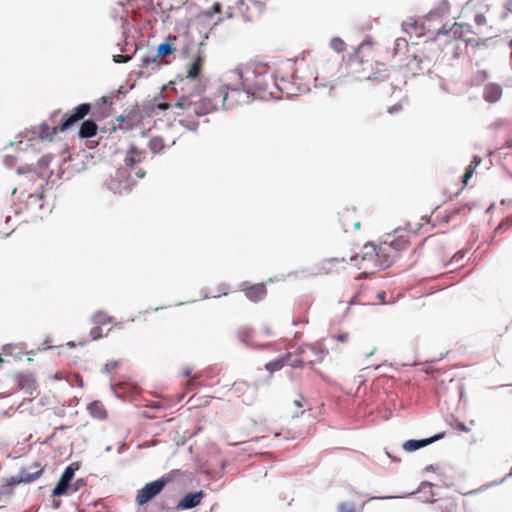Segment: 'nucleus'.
<instances>
[{
  "label": "nucleus",
  "mask_w": 512,
  "mask_h": 512,
  "mask_svg": "<svg viewBox=\"0 0 512 512\" xmlns=\"http://www.w3.org/2000/svg\"><path fill=\"white\" fill-rule=\"evenodd\" d=\"M230 74V79L234 77L237 82L220 86L213 94V98L197 101L193 99L195 95H184L176 106L201 117L216 111L219 107L228 110L236 104L249 102L255 91H266L271 84L281 90L269 67L263 63L240 65Z\"/></svg>",
  "instance_id": "obj_1"
},
{
  "label": "nucleus",
  "mask_w": 512,
  "mask_h": 512,
  "mask_svg": "<svg viewBox=\"0 0 512 512\" xmlns=\"http://www.w3.org/2000/svg\"><path fill=\"white\" fill-rule=\"evenodd\" d=\"M202 63H203L202 57L200 55H197V57L189 65V68L187 70V76L185 77V79H182L179 83L181 85L180 90L182 91V94L178 97L177 100H179L184 95H190V94L195 95V97L193 99L197 100V101L206 98V97H200V88H196V84H195V81L201 71ZM177 102L178 101H176L174 104H171L166 101H160V100L156 99L154 105H155V108H157L161 111H165L171 106H174V107L180 109V107L176 106ZM181 110L183 111L182 112L183 114L187 115V117L180 119L179 124L182 127L186 128L190 131H193V132L197 131L199 122L197 120L191 118L192 114L195 116H197V115L195 113H193L192 111H190L188 113L186 110H184L182 108H181Z\"/></svg>",
  "instance_id": "obj_2"
},
{
  "label": "nucleus",
  "mask_w": 512,
  "mask_h": 512,
  "mask_svg": "<svg viewBox=\"0 0 512 512\" xmlns=\"http://www.w3.org/2000/svg\"><path fill=\"white\" fill-rule=\"evenodd\" d=\"M145 152L131 145L124 159V167L118 168L108 183L114 193L129 192L135 184L131 170L145 159Z\"/></svg>",
  "instance_id": "obj_3"
},
{
  "label": "nucleus",
  "mask_w": 512,
  "mask_h": 512,
  "mask_svg": "<svg viewBox=\"0 0 512 512\" xmlns=\"http://www.w3.org/2000/svg\"><path fill=\"white\" fill-rule=\"evenodd\" d=\"M82 120L74 111L68 116L62 124L57 126H50L47 122H43L40 125L31 127L30 131L24 136L29 142L36 139L39 140H51L57 132H64L72 127L76 122Z\"/></svg>",
  "instance_id": "obj_4"
},
{
  "label": "nucleus",
  "mask_w": 512,
  "mask_h": 512,
  "mask_svg": "<svg viewBox=\"0 0 512 512\" xmlns=\"http://www.w3.org/2000/svg\"><path fill=\"white\" fill-rule=\"evenodd\" d=\"M82 120L74 111L68 116L62 124L57 126H50L47 122H43L40 125L31 127L30 131L24 136L29 142L36 139L39 140H51L57 132H64L72 127L76 122Z\"/></svg>",
  "instance_id": "obj_5"
},
{
  "label": "nucleus",
  "mask_w": 512,
  "mask_h": 512,
  "mask_svg": "<svg viewBox=\"0 0 512 512\" xmlns=\"http://www.w3.org/2000/svg\"><path fill=\"white\" fill-rule=\"evenodd\" d=\"M44 469L40 464L34 463L32 466L20 469L17 476H12L6 480V483L0 486L1 495H11L14 488L20 483H31L38 479Z\"/></svg>",
  "instance_id": "obj_6"
},
{
  "label": "nucleus",
  "mask_w": 512,
  "mask_h": 512,
  "mask_svg": "<svg viewBox=\"0 0 512 512\" xmlns=\"http://www.w3.org/2000/svg\"><path fill=\"white\" fill-rule=\"evenodd\" d=\"M170 481L168 477H161L155 481L145 484L136 495V503L140 506L151 501L154 497L162 492L165 485Z\"/></svg>",
  "instance_id": "obj_7"
},
{
  "label": "nucleus",
  "mask_w": 512,
  "mask_h": 512,
  "mask_svg": "<svg viewBox=\"0 0 512 512\" xmlns=\"http://www.w3.org/2000/svg\"><path fill=\"white\" fill-rule=\"evenodd\" d=\"M386 247L383 246H376L374 244H366L363 247V255L362 260L363 261H374L379 260L380 264L379 266L381 268L388 267L391 264V261L389 260L387 253H386Z\"/></svg>",
  "instance_id": "obj_8"
},
{
  "label": "nucleus",
  "mask_w": 512,
  "mask_h": 512,
  "mask_svg": "<svg viewBox=\"0 0 512 512\" xmlns=\"http://www.w3.org/2000/svg\"><path fill=\"white\" fill-rule=\"evenodd\" d=\"M295 355L304 359L309 366L323 360V351L309 344L300 345L296 349Z\"/></svg>",
  "instance_id": "obj_9"
},
{
  "label": "nucleus",
  "mask_w": 512,
  "mask_h": 512,
  "mask_svg": "<svg viewBox=\"0 0 512 512\" xmlns=\"http://www.w3.org/2000/svg\"><path fill=\"white\" fill-rule=\"evenodd\" d=\"M444 437V433L441 432V433H438V434H435L429 438H424V439H411V440H407L406 442L403 443L402 445V448L407 451V452H414L418 449H421L429 444H432L433 442L437 441V440H440Z\"/></svg>",
  "instance_id": "obj_10"
},
{
  "label": "nucleus",
  "mask_w": 512,
  "mask_h": 512,
  "mask_svg": "<svg viewBox=\"0 0 512 512\" xmlns=\"http://www.w3.org/2000/svg\"><path fill=\"white\" fill-rule=\"evenodd\" d=\"M204 497L202 490L197 492H190L183 496V498L177 504L176 509L179 511L192 509L198 506Z\"/></svg>",
  "instance_id": "obj_11"
},
{
  "label": "nucleus",
  "mask_w": 512,
  "mask_h": 512,
  "mask_svg": "<svg viewBox=\"0 0 512 512\" xmlns=\"http://www.w3.org/2000/svg\"><path fill=\"white\" fill-rule=\"evenodd\" d=\"M430 65L431 60L423 53L415 54L407 64L408 68L413 71V73L423 72L425 70L429 71Z\"/></svg>",
  "instance_id": "obj_12"
},
{
  "label": "nucleus",
  "mask_w": 512,
  "mask_h": 512,
  "mask_svg": "<svg viewBox=\"0 0 512 512\" xmlns=\"http://www.w3.org/2000/svg\"><path fill=\"white\" fill-rule=\"evenodd\" d=\"M502 97V87L497 83H487L483 88V99L488 103H496Z\"/></svg>",
  "instance_id": "obj_13"
},
{
  "label": "nucleus",
  "mask_w": 512,
  "mask_h": 512,
  "mask_svg": "<svg viewBox=\"0 0 512 512\" xmlns=\"http://www.w3.org/2000/svg\"><path fill=\"white\" fill-rule=\"evenodd\" d=\"M98 126L92 119L84 120L79 128L78 135L80 138L87 139L96 135Z\"/></svg>",
  "instance_id": "obj_14"
},
{
  "label": "nucleus",
  "mask_w": 512,
  "mask_h": 512,
  "mask_svg": "<svg viewBox=\"0 0 512 512\" xmlns=\"http://www.w3.org/2000/svg\"><path fill=\"white\" fill-rule=\"evenodd\" d=\"M266 295V287L263 284L253 285L245 290V296L254 302L262 300Z\"/></svg>",
  "instance_id": "obj_15"
},
{
  "label": "nucleus",
  "mask_w": 512,
  "mask_h": 512,
  "mask_svg": "<svg viewBox=\"0 0 512 512\" xmlns=\"http://www.w3.org/2000/svg\"><path fill=\"white\" fill-rule=\"evenodd\" d=\"M18 386L26 393L32 394L36 390L34 376L30 373L21 375L18 380Z\"/></svg>",
  "instance_id": "obj_16"
},
{
  "label": "nucleus",
  "mask_w": 512,
  "mask_h": 512,
  "mask_svg": "<svg viewBox=\"0 0 512 512\" xmlns=\"http://www.w3.org/2000/svg\"><path fill=\"white\" fill-rule=\"evenodd\" d=\"M87 410L95 419L102 420L106 418V410L100 401L90 402L87 406Z\"/></svg>",
  "instance_id": "obj_17"
},
{
  "label": "nucleus",
  "mask_w": 512,
  "mask_h": 512,
  "mask_svg": "<svg viewBox=\"0 0 512 512\" xmlns=\"http://www.w3.org/2000/svg\"><path fill=\"white\" fill-rule=\"evenodd\" d=\"M345 259L344 258H328V259H324L320 264H319V267H318V272L319 273H324V274H328V273H331L334 271L333 267H334V264L336 263H342L344 262Z\"/></svg>",
  "instance_id": "obj_18"
},
{
  "label": "nucleus",
  "mask_w": 512,
  "mask_h": 512,
  "mask_svg": "<svg viewBox=\"0 0 512 512\" xmlns=\"http://www.w3.org/2000/svg\"><path fill=\"white\" fill-rule=\"evenodd\" d=\"M289 358H290V353H287V354L283 355L282 357L267 363L265 368L268 372L274 373V372L280 370L281 368H283L286 365V359H289Z\"/></svg>",
  "instance_id": "obj_19"
},
{
  "label": "nucleus",
  "mask_w": 512,
  "mask_h": 512,
  "mask_svg": "<svg viewBox=\"0 0 512 512\" xmlns=\"http://www.w3.org/2000/svg\"><path fill=\"white\" fill-rule=\"evenodd\" d=\"M449 11V3L446 0H442L436 8L431 10L428 14V18L441 17L442 15L448 13Z\"/></svg>",
  "instance_id": "obj_20"
},
{
  "label": "nucleus",
  "mask_w": 512,
  "mask_h": 512,
  "mask_svg": "<svg viewBox=\"0 0 512 512\" xmlns=\"http://www.w3.org/2000/svg\"><path fill=\"white\" fill-rule=\"evenodd\" d=\"M52 160V157L50 155H44L42 156L37 163L36 167V174L39 177H43L45 175V170L48 168L50 162Z\"/></svg>",
  "instance_id": "obj_21"
},
{
  "label": "nucleus",
  "mask_w": 512,
  "mask_h": 512,
  "mask_svg": "<svg viewBox=\"0 0 512 512\" xmlns=\"http://www.w3.org/2000/svg\"><path fill=\"white\" fill-rule=\"evenodd\" d=\"M111 320L112 318L103 311H97L96 313L93 314L91 318L92 323L96 326L105 325L107 323H110Z\"/></svg>",
  "instance_id": "obj_22"
},
{
  "label": "nucleus",
  "mask_w": 512,
  "mask_h": 512,
  "mask_svg": "<svg viewBox=\"0 0 512 512\" xmlns=\"http://www.w3.org/2000/svg\"><path fill=\"white\" fill-rule=\"evenodd\" d=\"M174 48L173 45L167 41L160 43L157 48V53L155 54V57H166L169 56L173 52Z\"/></svg>",
  "instance_id": "obj_23"
},
{
  "label": "nucleus",
  "mask_w": 512,
  "mask_h": 512,
  "mask_svg": "<svg viewBox=\"0 0 512 512\" xmlns=\"http://www.w3.org/2000/svg\"><path fill=\"white\" fill-rule=\"evenodd\" d=\"M148 147L154 154H157L163 150L164 141L161 137H152L148 142Z\"/></svg>",
  "instance_id": "obj_24"
},
{
  "label": "nucleus",
  "mask_w": 512,
  "mask_h": 512,
  "mask_svg": "<svg viewBox=\"0 0 512 512\" xmlns=\"http://www.w3.org/2000/svg\"><path fill=\"white\" fill-rule=\"evenodd\" d=\"M432 486H433L432 483L424 481V482L421 483V485H420V487H419V489L417 491V492H424V493H426V491L428 490L429 496H425L424 501L430 502V503H433L435 501V498H434L435 494L432 491Z\"/></svg>",
  "instance_id": "obj_25"
},
{
  "label": "nucleus",
  "mask_w": 512,
  "mask_h": 512,
  "mask_svg": "<svg viewBox=\"0 0 512 512\" xmlns=\"http://www.w3.org/2000/svg\"><path fill=\"white\" fill-rule=\"evenodd\" d=\"M76 470H78V464H77V463H72V464L68 465V466L64 469V471H63V473H62V475H61L60 479H61V480H63V481H67V482H69V483H70V482H71V480H72V479H73V477H74V474H75V471H76Z\"/></svg>",
  "instance_id": "obj_26"
},
{
  "label": "nucleus",
  "mask_w": 512,
  "mask_h": 512,
  "mask_svg": "<svg viewBox=\"0 0 512 512\" xmlns=\"http://www.w3.org/2000/svg\"><path fill=\"white\" fill-rule=\"evenodd\" d=\"M469 25H463L459 23H454L450 28L449 31H451V34L455 39L461 38L463 34L468 31Z\"/></svg>",
  "instance_id": "obj_27"
},
{
  "label": "nucleus",
  "mask_w": 512,
  "mask_h": 512,
  "mask_svg": "<svg viewBox=\"0 0 512 512\" xmlns=\"http://www.w3.org/2000/svg\"><path fill=\"white\" fill-rule=\"evenodd\" d=\"M69 486H70L69 482L59 479V481L57 482L56 486L53 489V492H52L53 496L65 495L68 491Z\"/></svg>",
  "instance_id": "obj_28"
},
{
  "label": "nucleus",
  "mask_w": 512,
  "mask_h": 512,
  "mask_svg": "<svg viewBox=\"0 0 512 512\" xmlns=\"http://www.w3.org/2000/svg\"><path fill=\"white\" fill-rule=\"evenodd\" d=\"M407 244H408V241L403 236H399L397 239H394L393 241H391L389 247L394 250L399 251V250L405 249Z\"/></svg>",
  "instance_id": "obj_29"
},
{
  "label": "nucleus",
  "mask_w": 512,
  "mask_h": 512,
  "mask_svg": "<svg viewBox=\"0 0 512 512\" xmlns=\"http://www.w3.org/2000/svg\"><path fill=\"white\" fill-rule=\"evenodd\" d=\"M330 47L336 51L337 53L342 52L345 50V43L342 39L338 37H333L330 40Z\"/></svg>",
  "instance_id": "obj_30"
},
{
  "label": "nucleus",
  "mask_w": 512,
  "mask_h": 512,
  "mask_svg": "<svg viewBox=\"0 0 512 512\" xmlns=\"http://www.w3.org/2000/svg\"><path fill=\"white\" fill-rule=\"evenodd\" d=\"M90 104L88 103H82V104H79L78 106H76L74 108V112L81 118L83 119L89 112H90Z\"/></svg>",
  "instance_id": "obj_31"
},
{
  "label": "nucleus",
  "mask_w": 512,
  "mask_h": 512,
  "mask_svg": "<svg viewBox=\"0 0 512 512\" xmlns=\"http://www.w3.org/2000/svg\"><path fill=\"white\" fill-rule=\"evenodd\" d=\"M387 74L385 73V69L378 70L377 72L367 76L365 79L368 81H377L382 82L386 79Z\"/></svg>",
  "instance_id": "obj_32"
},
{
  "label": "nucleus",
  "mask_w": 512,
  "mask_h": 512,
  "mask_svg": "<svg viewBox=\"0 0 512 512\" xmlns=\"http://www.w3.org/2000/svg\"><path fill=\"white\" fill-rule=\"evenodd\" d=\"M306 361L302 359L301 357H294L292 358V355L290 354V358L286 359V365H289L293 368H300Z\"/></svg>",
  "instance_id": "obj_33"
},
{
  "label": "nucleus",
  "mask_w": 512,
  "mask_h": 512,
  "mask_svg": "<svg viewBox=\"0 0 512 512\" xmlns=\"http://www.w3.org/2000/svg\"><path fill=\"white\" fill-rule=\"evenodd\" d=\"M250 335H251L250 328H241L238 332V337H239L240 341L245 344H249Z\"/></svg>",
  "instance_id": "obj_34"
},
{
  "label": "nucleus",
  "mask_w": 512,
  "mask_h": 512,
  "mask_svg": "<svg viewBox=\"0 0 512 512\" xmlns=\"http://www.w3.org/2000/svg\"><path fill=\"white\" fill-rule=\"evenodd\" d=\"M402 28H403L404 32L411 33L413 31H416V29H417V22L412 20V19H410L408 21L403 22Z\"/></svg>",
  "instance_id": "obj_35"
},
{
  "label": "nucleus",
  "mask_w": 512,
  "mask_h": 512,
  "mask_svg": "<svg viewBox=\"0 0 512 512\" xmlns=\"http://www.w3.org/2000/svg\"><path fill=\"white\" fill-rule=\"evenodd\" d=\"M338 512H355V506L353 503H339Z\"/></svg>",
  "instance_id": "obj_36"
},
{
  "label": "nucleus",
  "mask_w": 512,
  "mask_h": 512,
  "mask_svg": "<svg viewBox=\"0 0 512 512\" xmlns=\"http://www.w3.org/2000/svg\"><path fill=\"white\" fill-rule=\"evenodd\" d=\"M16 172L19 175H23V174H27V173H31V172L36 173V167L33 165H25V166L18 167Z\"/></svg>",
  "instance_id": "obj_37"
},
{
  "label": "nucleus",
  "mask_w": 512,
  "mask_h": 512,
  "mask_svg": "<svg viewBox=\"0 0 512 512\" xmlns=\"http://www.w3.org/2000/svg\"><path fill=\"white\" fill-rule=\"evenodd\" d=\"M90 336L92 340H97L101 337H103L101 326H96L91 329Z\"/></svg>",
  "instance_id": "obj_38"
},
{
  "label": "nucleus",
  "mask_w": 512,
  "mask_h": 512,
  "mask_svg": "<svg viewBox=\"0 0 512 512\" xmlns=\"http://www.w3.org/2000/svg\"><path fill=\"white\" fill-rule=\"evenodd\" d=\"M157 57H155V54L152 55H146L141 58V63L143 67L148 66L151 63L156 62Z\"/></svg>",
  "instance_id": "obj_39"
},
{
  "label": "nucleus",
  "mask_w": 512,
  "mask_h": 512,
  "mask_svg": "<svg viewBox=\"0 0 512 512\" xmlns=\"http://www.w3.org/2000/svg\"><path fill=\"white\" fill-rule=\"evenodd\" d=\"M118 367V362L117 361H109L107 362L102 371L104 373H111L114 369H116Z\"/></svg>",
  "instance_id": "obj_40"
},
{
  "label": "nucleus",
  "mask_w": 512,
  "mask_h": 512,
  "mask_svg": "<svg viewBox=\"0 0 512 512\" xmlns=\"http://www.w3.org/2000/svg\"><path fill=\"white\" fill-rule=\"evenodd\" d=\"M475 169H476L475 166H472V165H469L467 167L466 172H465V174L463 176V183H464V185H466L468 180L472 177Z\"/></svg>",
  "instance_id": "obj_41"
},
{
  "label": "nucleus",
  "mask_w": 512,
  "mask_h": 512,
  "mask_svg": "<svg viewBox=\"0 0 512 512\" xmlns=\"http://www.w3.org/2000/svg\"><path fill=\"white\" fill-rule=\"evenodd\" d=\"M131 59L129 55H114L113 61L115 63H127Z\"/></svg>",
  "instance_id": "obj_42"
},
{
  "label": "nucleus",
  "mask_w": 512,
  "mask_h": 512,
  "mask_svg": "<svg viewBox=\"0 0 512 512\" xmlns=\"http://www.w3.org/2000/svg\"><path fill=\"white\" fill-rule=\"evenodd\" d=\"M16 162V158H14L13 156H5L4 159H3V163L6 167L8 168H11L13 167V165L15 164Z\"/></svg>",
  "instance_id": "obj_43"
},
{
  "label": "nucleus",
  "mask_w": 512,
  "mask_h": 512,
  "mask_svg": "<svg viewBox=\"0 0 512 512\" xmlns=\"http://www.w3.org/2000/svg\"><path fill=\"white\" fill-rule=\"evenodd\" d=\"M475 23L478 25V26H482L486 23V17L484 16V14H481V13H478L475 15Z\"/></svg>",
  "instance_id": "obj_44"
},
{
  "label": "nucleus",
  "mask_w": 512,
  "mask_h": 512,
  "mask_svg": "<svg viewBox=\"0 0 512 512\" xmlns=\"http://www.w3.org/2000/svg\"><path fill=\"white\" fill-rule=\"evenodd\" d=\"M465 254L466 252L463 250L458 251L457 253L454 254L452 261L454 263H459L465 257Z\"/></svg>",
  "instance_id": "obj_45"
},
{
  "label": "nucleus",
  "mask_w": 512,
  "mask_h": 512,
  "mask_svg": "<svg viewBox=\"0 0 512 512\" xmlns=\"http://www.w3.org/2000/svg\"><path fill=\"white\" fill-rule=\"evenodd\" d=\"M401 109H402V105L400 103H397L388 108V113L395 114V113L399 112Z\"/></svg>",
  "instance_id": "obj_46"
},
{
  "label": "nucleus",
  "mask_w": 512,
  "mask_h": 512,
  "mask_svg": "<svg viewBox=\"0 0 512 512\" xmlns=\"http://www.w3.org/2000/svg\"><path fill=\"white\" fill-rule=\"evenodd\" d=\"M487 77H488V73L485 70L479 71L477 73V80L478 81H484V80L487 79Z\"/></svg>",
  "instance_id": "obj_47"
},
{
  "label": "nucleus",
  "mask_w": 512,
  "mask_h": 512,
  "mask_svg": "<svg viewBox=\"0 0 512 512\" xmlns=\"http://www.w3.org/2000/svg\"><path fill=\"white\" fill-rule=\"evenodd\" d=\"M451 31H449V28H447L446 25L442 26L438 31L437 35H449Z\"/></svg>",
  "instance_id": "obj_48"
},
{
  "label": "nucleus",
  "mask_w": 512,
  "mask_h": 512,
  "mask_svg": "<svg viewBox=\"0 0 512 512\" xmlns=\"http://www.w3.org/2000/svg\"><path fill=\"white\" fill-rule=\"evenodd\" d=\"M481 163V158L479 156H474L470 165L475 166L477 168Z\"/></svg>",
  "instance_id": "obj_49"
},
{
  "label": "nucleus",
  "mask_w": 512,
  "mask_h": 512,
  "mask_svg": "<svg viewBox=\"0 0 512 512\" xmlns=\"http://www.w3.org/2000/svg\"><path fill=\"white\" fill-rule=\"evenodd\" d=\"M336 339L339 341V342H346L347 339H348V334L347 333H342V334H339L336 336Z\"/></svg>",
  "instance_id": "obj_50"
},
{
  "label": "nucleus",
  "mask_w": 512,
  "mask_h": 512,
  "mask_svg": "<svg viewBox=\"0 0 512 512\" xmlns=\"http://www.w3.org/2000/svg\"><path fill=\"white\" fill-rule=\"evenodd\" d=\"M135 175H136L138 178H143V177L146 175V172H145L143 169H138V170L135 172Z\"/></svg>",
  "instance_id": "obj_51"
},
{
  "label": "nucleus",
  "mask_w": 512,
  "mask_h": 512,
  "mask_svg": "<svg viewBox=\"0 0 512 512\" xmlns=\"http://www.w3.org/2000/svg\"><path fill=\"white\" fill-rule=\"evenodd\" d=\"M458 429L460 431H463V432H468L469 431L468 428L466 427V425L464 423H462V422L458 423Z\"/></svg>",
  "instance_id": "obj_52"
},
{
  "label": "nucleus",
  "mask_w": 512,
  "mask_h": 512,
  "mask_svg": "<svg viewBox=\"0 0 512 512\" xmlns=\"http://www.w3.org/2000/svg\"><path fill=\"white\" fill-rule=\"evenodd\" d=\"M509 12H512V0L507 4V11L503 14V17H506Z\"/></svg>",
  "instance_id": "obj_53"
},
{
  "label": "nucleus",
  "mask_w": 512,
  "mask_h": 512,
  "mask_svg": "<svg viewBox=\"0 0 512 512\" xmlns=\"http://www.w3.org/2000/svg\"><path fill=\"white\" fill-rule=\"evenodd\" d=\"M60 504H61V501L60 500H53L52 501V508L53 509H58L60 507Z\"/></svg>",
  "instance_id": "obj_54"
},
{
  "label": "nucleus",
  "mask_w": 512,
  "mask_h": 512,
  "mask_svg": "<svg viewBox=\"0 0 512 512\" xmlns=\"http://www.w3.org/2000/svg\"><path fill=\"white\" fill-rule=\"evenodd\" d=\"M315 86H316V87H326V86H327V84L322 83V82H319L318 77H316V78H315Z\"/></svg>",
  "instance_id": "obj_55"
},
{
  "label": "nucleus",
  "mask_w": 512,
  "mask_h": 512,
  "mask_svg": "<svg viewBox=\"0 0 512 512\" xmlns=\"http://www.w3.org/2000/svg\"><path fill=\"white\" fill-rule=\"evenodd\" d=\"M294 404H295L296 407H299V408L303 407V403H302L301 398L294 400Z\"/></svg>",
  "instance_id": "obj_56"
},
{
  "label": "nucleus",
  "mask_w": 512,
  "mask_h": 512,
  "mask_svg": "<svg viewBox=\"0 0 512 512\" xmlns=\"http://www.w3.org/2000/svg\"><path fill=\"white\" fill-rule=\"evenodd\" d=\"M191 375V369L190 368H187L185 370H183V376L184 377H189Z\"/></svg>",
  "instance_id": "obj_57"
},
{
  "label": "nucleus",
  "mask_w": 512,
  "mask_h": 512,
  "mask_svg": "<svg viewBox=\"0 0 512 512\" xmlns=\"http://www.w3.org/2000/svg\"><path fill=\"white\" fill-rule=\"evenodd\" d=\"M220 9H221V5H220L219 3H215V4L213 5V10H214L215 12H220Z\"/></svg>",
  "instance_id": "obj_58"
},
{
  "label": "nucleus",
  "mask_w": 512,
  "mask_h": 512,
  "mask_svg": "<svg viewBox=\"0 0 512 512\" xmlns=\"http://www.w3.org/2000/svg\"><path fill=\"white\" fill-rule=\"evenodd\" d=\"M245 384L244 383H238V384H234V389L235 390H240L242 386H244Z\"/></svg>",
  "instance_id": "obj_59"
},
{
  "label": "nucleus",
  "mask_w": 512,
  "mask_h": 512,
  "mask_svg": "<svg viewBox=\"0 0 512 512\" xmlns=\"http://www.w3.org/2000/svg\"><path fill=\"white\" fill-rule=\"evenodd\" d=\"M58 115H59V112H54V113L51 115L50 120L54 123V122H55L54 118H55V117H57Z\"/></svg>",
  "instance_id": "obj_60"
},
{
  "label": "nucleus",
  "mask_w": 512,
  "mask_h": 512,
  "mask_svg": "<svg viewBox=\"0 0 512 512\" xmlns=\"http://www.w3.org/2000/svg\"><path fill=\"white\" fill-rule=\"evenodd\" d=\"M426 471H434L435 470V467L433 465H428L426 468H425Z\"/></svg>",
  "instance_id": "obj_61"
},
{
  "label": "nucleus",
  "mask_w": 512,
  "mask_h": 512,
  "mask_svg": "<svg viewBox=\"0 0 512 512\" xmlns=\"http://www.w3.org/2000/svg\"><path fill=\"white\" fill-rule=\"evenodd\" d=\"M505 224H506V222H505V221L501 222V223L499 224V226L496 228V231H498V230L502 229V228L504 227V225H505Z\"/></svg>",
  "instance_id": "obj_62"
},
{
  "label": "nucleus",
  "mask_w": 512,
  "mask_h": 512,
  "mask_svg": "<svg viewBox=\"0 0 512 512\" xmlns=\"http://www.w3.org/2000/svg\"><path fill=\"white\" fill-rule=\"evenodd\" d=\"M378 298H380L382 301H384L385 298V292L379 293Z\"/></svg>",
  "instance_id": "obj_63"
},
{
  "label": "nucleus",
  "mask_w": 512,
  "mask_h": 512,
  "mask_svg": "<svg viewBox=\"0 0 512 512\" xmlns=\"http://www.w3.org/2000/svg\"><path fill=\"white\" fill-rule=\"evenodd\" d=\"M509 46H510V48H511V55H510V56H511V59H512V39H511V40H510V42H509Z\"/></svg>",
  "instance_id": "obj_64"
}]
</instances>
